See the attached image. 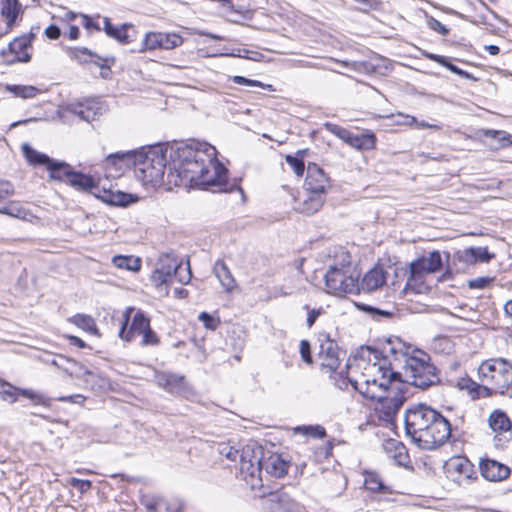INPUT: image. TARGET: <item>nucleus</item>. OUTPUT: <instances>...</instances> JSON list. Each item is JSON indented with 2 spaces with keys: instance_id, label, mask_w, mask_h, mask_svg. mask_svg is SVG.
Masks as SVG:
<instances>
[{
  "instance_id": "nucleus-62",
  "label": "nucleus",
  "mask_w": 512,
  "mask_h": 512,
  "mask_svg": "<svg viewBox=\"0 0 512 512\" xmlns=\"http://www.w3.org/2000/svg\"><path fill=\"white\" fill-rule=\"evenodd\" d=\"M103 23H104V31L105 33L111 37V38H116V35L118 34V31H119V27H116L114 26L110 19L108 17H105L103 19Z\"/></svg>"
},
{
  "instance_id": "nucleus-33",
  "label": "nucleus",
  "mask_w": 512,
  "mask_h": 512,
  "mask_svg": "<svg viewBox=\"0 0 512 512\" xmlns=\"http://www.w3.org/2000/svg\"><path fill=\"white\" fill-rule=\"evenodd\" d=\"M214 273L221 285L227 290L232 291L235 286V280L224 262H217L214 266Z\"/></svg>"
},
{
  "instance_id": "nucleus-56",
  "label": "nucleus",
  "mask_w": 512,
  "mask_h": 512,
  "mask_svg": "<svg viewBox=\"0 0 512 512\" xmlns=\"http://www.w3.org/2000/svg\"><path fill=\"white\" fill-rule=\"evenodd\" d=\"M132 29V26L129 24H123L119 27L118 34L116 35V40L122 44H128L131 42V36L128 33V30Z\"/></svg>"
},
{
  "instance_id": "nucleus-10",
  "label": "nucleus",
  "mask_w": 512,
  "mask_h": 512,
  "mask_svg": "<svg viewBox=\"0 0 512 512\" xmlns=\"http://www.w3.org/2000/svg\"><path fill=\"white\" fill-rule=\"evenodd\" d=\"M149 325L150 319L143 311L127 307L123 313L119 337L126 342H131L135 335H141Z\"/></svg>"
},
{
  "instance_id": "nucleus-50",
  "label": "nucleus",
  "mask_w": 512,
  "mask_h": 512,
  "mask_svg": "<svg viewBox=\"0 0 512 512\" xmlns=\"http://www.w3.org/2000/svg\"><path fill=\"white\" fill-rule=\"evenodd\" d=\"M171 278L172 277L170 275H166V273L163 272V270H160L157 267L151 275V280L155 286L167 284L171 280Z\"/></svg>"
},
{
  "instance_id": "nucleus-1",
  "label": "nucleus",
  "mask_w": 512,
  "mask_h": 512,
  "mask_svg": "<svg viewBox=\"0 0 512 512\" xmlns=\"http://www.w3.org/2000/svg\"><path fill=\"white\" fill-rule=\"evenodd\" d=\"M167 183L212 191H226L228 170L217 159V150L206 142L183 144L170 155Z\"/></svg>"
},
{
  "instance_id": "nucleus-52",
  "label": "nucleus",
  "mask_w": 512,
  "mask_h": 512,
  "mask_svg": "<svg viewBox=\"0 0 512 512\" xmlns=\"http://www.w3.org/2000/svg\"><path fill=\"white\" fill-rule=\"evenodd\" d=\"M299 350L302 360L307 364H312L313 359L311 355V347L309 341L301 340L299 344Z\"/></svg>"
},
{
  "instance_id": "nucleus-29",
  "label": "nucleus",
  "mask_w": 512,
  "mask_h": 512,
  "mask_svg": "<svg viewBox=\"0 0 512 512\" xmlns=\"http://www.w3.org/2000/svg\"><path fill=\"white\" fill-rule=\"evenodd\" d=\"M21 148L25 159L33 166H45L48 169L53 161L48 155L35 150L27 143L22 144Z\"/></svg>"
},
{
  "instance_id": "nucleus-5",
  "label": "nucleus",
  "mask_w": 512,
  "mask_h": 512,
  "mask_svg": "<svg viewBox=\"0 0 512 512\" xmlns=\"http://www.w3.org/2000/svg\"><path fill=\"white\" fill-rule=\"evenodd\" d=\"M166 164V151L161 147H149L147 150L135 151L134 172L144 185L163 184Z\"/></svg>"
},
{
  "instance_id": "nucleus-53",
  "label": "nucleus",
  "mask_w": 512,
  "mask_h": 512,
  "mask_svg": "<svg viewBox=\"0 0 512 512\" xmlns=\"http://www.w3.org/2000/svg\"><path fill=\"white\" fill-rule=\"evenodd\" d=\"M69 483L73 488L78 489L80 493H85L92 487V482L90 480H84L75 477L71 478Z\"/></svg>"
},
{
  "instance_id": "nucleus-9",
  "label": "nucleus",
  "mask_w": 512,
  "mask_h": 512,
  "mask_svg": "<svg viewBox=\"0 0 512 512\" xmlns=\"http://www.w3.org/2000/svg\"><path fill=\"white\" fill-rule=\"evenodd\" d=\"M325 287L328 293L342 295L359 292V273L350 263L340 267L330 266L324 275Z\"/></svg>"
},
{
  "instance_id": "nucleus-32",
  "label": "nucleus",
  "mask_w": 512,
  "mask_h": 512,
  "mask_svg": "<svg viewBox=\"0 0 512 512\" xmlns=\"http://www.w3.org/2000/svg\"><path fill=\"white\" fill-rule=\"evenodd\" d=\"M351 147L358 150H371L375 147L376 137L373 133L351 134L348 143Z\"/></svg>"
},
{
  "instance_id": "nucleus-45",
  "label": "nucleus",
  "mask_w": 512,
  "mask_h": 512,
  "mask_svg": "<svg viewBox=\"0 0 512 512\" xmlns=\"http://www.w3.org/2000/svg\"><path fill=\"white\" fill-rule=\"evenodd\" d=\"M365 486L368 490L373 491V492H380L385 489V486H384L380 476L373 472L366 474Z\"/></svg>"
},
{
  "instance_id": "nucleus-42",
  "label": "nucleus",
  "mask_w": 512,
  "mask_h": 512,
  "mask_svg": "<svg viewBox=\"0 0 512 512\" xmlns=\"http://www.w3.org/2000/svg\"><path fill=\"white\" fill-rule=\"evenodd\" d=\"M160 38H162L161 32L147 33L143 40V48L141 49V51L161 49Z\"/></svg>"
},
{
  "instance_id": "nucleus-34",
  "label": "nucleus",
  "mask_w": 512,
  "mask_h": 512,
  "mask_svg": "<svg viewBox=\"0 0 512 512\" xmlns=\"http://www.w3.org/2000/svg\"><path fill=\"white\" fill-rule=\"evenodd\" d=\"M182 263L179 262L171 254H162L159 258L157 268L163 270L166 275L173 277V274L178 273V269H181Z\"/></svg>"
},
{
  "instance_id": "nucleus-30",
  "label": "nucleus",
  "mask_w": 512,
  "mask_h": 512,
  "mask_svg": "<svg viewBox=\"0 0 512 512\" xmlns=\"http://www.w3.org/2000/svg\"><path fill=\"white\" fill-rule=\"evenodd\" d=\"M483 135L490 138L489 146L494 149H502L512 145V135L501 130L487 129Z\"/></svg>"
},
{
  "instance_id": "nucleus-49",
  "label": "nucleus",
  "mask_w": 512,
  "mask_h": 512,
  "mask_svg": "<svg viewBox=\"0 0 512 512\" xmlns=\"http://www.w3.org/2000/svg\"><path fill=\"white\" fill-rule=\"evenodd\" d=\"M141 345L142 346H156L159 344V338L156 333L151 329L147 328L142 334Z\"/></svg>"
},
{
  "instance_id": "nucleus-46",
  "label": "nucleus",
  "mask_w": 512,
  "mask_h": 512,
  "mask_svg": "<svg viewBox=\"0 0 512 512\" xmlns=\"http://www.w3.org/2000/svg\"><path fill=\"white\" fill-rule=\"evenodd\" d=\"M217 451L221 456H224L226 459L235 462L239 456V449L230 445V443H219L217 446Z\"/></svg>"
},
{
  "instance_id": "nucleus-58",
  "label": "nucleus",
  "mask_w": 512,
  "mask_h": 512,
  "mask_svg": "<svg viewBox=\"0 0 512 512\" xmlns=\"http://www.w3.org/2000/svg\"><path fill=\"white\" fill-rule=\"evenodd\" d=\"M304 309L308 311L306 324L308 328H311L316 322L317 318L324 313L323 308L310 309L308 305L304 306Z\"/></svg>"
},
{
  "instance_id": "nucleus-64",
  "label": "nucleus",
  "mask_w": 512,
  "mask_h": 512,
  "mask_svg": "<svg viewBox=\"0 0 512 512\" xmlns=\"http://www.w3.org/2000/svg\"><path fill=\"white\" fill-rule=\"evenodd\" d=\"M405 124L407 125H413L415 124L418 128H429L430 124L426 121L418 122L417 119L413 116L406 115L405 117Z\"/></svg>"
},
{
  "instance_id": "nucleus-37",
  "label": "nucleus",
  "mask_w": 512,
  "mask_h": 512,
  "mask_svg": "<svg viewBox=\"0 0 512 512\" xmlns=\"http://www.w3.org/2000/svg\"><path fill=\"white\" fill-rule=\"evenodd\" d=\"M112 263L120 268V269H126L128 271H139L141 268V261L139 258H135L133 256H124V255H118L114 256L112 259Z\"/></svg>"
},
{
  "instance_id": "nucleus-61",
  "label": "nucleus",
  "mask_w": 512,
  "mask_h": 512,
  "mask_svg": "<svg viewBox=\"0 0 512 512\" xmlns=\"http://www.w3.org/2000/svg\"><path fill=\"white\" fill-rule=\"evenodd\" d=\"M103 23H104V31L105 33L111 37V38H116V35L118 34V31H119V27H116L114 26L110 19L108 17H105L103 19Z\"/></svg>"
},
{
  "instance_id": "nucleus-7",
  "label": "nucleus",
  "mask_w": 512,
  "mask_h": 512,
  "mask_svg": "<svg viewBox=\"0 0 512 512\" xmlns=\"http://www.w3.org/2000/svg\"><path fill=\"white\" fill-rule=\"evenodd\" d=\"M478 379L500 391L501 395L512 392V364L504 358L483 361L477 370Z\"/></svg>"
},
{
  "instance_id": "nucleus-15",
  "label": "nucleus",
  "mask_w": 512,
  "mask_h": 512,
  "mask_svg": "<svg viewBox=\"0 0 512 512\" xmlns=\"http://www.w3.org/2000/svg\"><path fill=\"white\" fill-rule=\"evenodd\" d=\"M390 389L386 394H382L381 398H374L378 404L375 410L378 412L379 417L384 421H392L394 416L402 407L405 397L403 395L394 394L390 395Z\"/></svg>"
},
{
  "instance_id": "nucleus-41",
  "label": "nucleus",
  "mask_w": 512,
  "mask_h": 512,
  "mask_svg": "<svg viewBox=\"0 0 512 512\" xmlns=\"http://www.w3.org/2000/svg\"><path fill=\"white\" fill-rule=\"evenodd\" d=\"M230 80L235 83V84H238V85H244V86H249V87H260V88H263V89H267L269 91H275V89L273 88L272 85L270 84H264L258 80H253V79H248V78H245L243 76H232L230 78Z\"/></svg>"
},
{
  "instance_id": "nucleus-60",
  "label": "nucleus",
  "mask_w": 512,
  "mask_h": 512,
  "mask_svg": "<svg viewBox=\"0 0 512 512\" xmlns=\"http://www.w3.org/2000/svg\"><path fill=\"white\" fill-rule=\"evenodd\" d=\"M14 187L8 181H0V201L8 198L13 195Z\"/></svg>"
},
{
  "instance_id": "nucleus-13",
  "label": "nucleus",
  "mask_w": 512,
  "mask_h": 512,
  "mask_svg": "<svg viewBox=\"0 0 512 512\" xmlns=\"http://www.w3.org/2000/svg\"><path fill=\"white\" fill-rule=\"evenodd\" d=\"M443 260L438 250H433L427 255H423L409 265L411 278H416L424 274H432L441 269Z\"/></svg>"
},
{
  "instance_id": "nucleus-24",
  "label": "nucleus",
  "mask_w": 512,
  "mask_h": 512,
  "mask_svg": "<svg viewBox=\"0 0 512 512\" xmlns=\"http://www.w3.org/2000/svg\"><path fill=\"white\" fill-rule=\"evenodd\" d=\"M288 468L289 463L279 454H271L267 458H263L261 462V471L264 469L267 474L276 478L285 476Z\"/></svg>"
},
{
  "instance_id": "nucleus-19",
  "label": "nucleus",
  "mask_w": 512,
  "mask_h": 512,
  "mask_svg": "<svg viewBox=\"0 0 512 512\" xmlns=\"http://www.w3.org/2000/svg\"><path fill=\"white\" fill-rule=\"evenodd\" d=\"M33 38L34 35L32 33L15 38L9 44V52L14 55V58L9 62H29L31 59L29 50L31 49Z\"/></svg>"
},
{
  "instance_id": "nucleus-8",
  "label": "nucleus",
  "mask_w": 512,
  "mask_h": 512,
  "mask_svg": "<svg viewBox=\"0 0 512 512\" xmlns=\"http://www.w3.org/2000/svg\"><path fill=\"white\" fill-rule=\"evenodd\" d=\"M262 455L261 446H258L255 442L243 446L239 451L240 473L243 480L252 490L263 487L261 476Z\"/></svg>"
},
{
  "instance_id": "nucleus-20",
  "label": "nucleus",
  "mask_w": 512,
  "mask_h": 512,
  "mask_svg": "<svg viewBox=\"0 0 512 512\" xmlns=\"http://www.w3.org/2000/svg\"><path fill=\"white\" fill-rule=\"evenodd\" d=\"M479 468L482 476L489 481H501L510 475L508 466L492 459L482 460Z\"/></svg>"
},
{
  "instance_id": "nucleus-54",
  "label": "nucleus",
  "mask_w": 512,
  "mask_h": 512,
  "mask_svg": "<svg viewBox=\"0 0 512 512\" xmlns=\"http://www.w3.org/2000/svg\"><path fill=\"white\" fill-rule=\"evenodd\" d=\"M427 25L431 30L438 32L443 36H446L449 33V29L434 17L428 18Z\"/></svg>"
},
{
  "instance_id": "nucleus-3",
  "label": "nucleus",
  "mask_w": 512,
  "mask_h": 512,
  "mask_svg": "<svg viewBox=\"0 0 512 512\" xmlns=\"http://www.w3.org/2000/svg\"><path fill=\"white\" fill-rule=\"evenodd\" d=\"M404 423L406 434L424 450L443 445L452 432L450 422L426 404H416L407 409Z\"/></svg>"
},
{
  "instance_id": "nucleus-63",
  "label": "nucleus",
  "mask_w": 512,
  "mask_h": 512,
  "mask_svg": "<svg viewBox=\"0 0 512 512\" xmlns=\"http://www.w3.org/2000/svg\"><path fill=\"white\" fill-rule=\"evenodd\" d=\"M45 35L52 40H56L61 35V30L56 25H50L45 29Z\"/></svg>"
},
{
  "instance_id": "nucleus-47",
  "label": "nucleus",
  "mask_w": 512,
  "mask_h": 512,
  "mask_svg": "<svg viewBox=\"0 0 512 512\" xmlns=\"http://www.w3.org/2000/svg\"><path fill=\"white\" fill-rule=\"evenodd\" d=\"M161 49H173L182 44V38L177 34H166L162 33L160 38Z\"/></svg>"
},
{
  "instance_id": "nucleus-22",
  "label": "nucleus",
  "mask_w": 512,
  "mask_h": 512,
  "mask_svg": "<svg viewBox=\"0 0 512 512\" xmlns=\"http://www.w3.org/2000/svg\"><path fill=\"white\" fill-rule=\"evenodd\" d=\"M23 8L18 0H0V15L6 27L11 29L23 16Z\"/></svg>"
},
{
  "instance_id": "nucleus-59",
  "label": "nucleus",
  "mask_w": 512,
  "mask_h": 512,
  "mask_svg": "<svg viewBox=\"0 0 512 512\" xmlns=\"http://www.w3.org/2000/svg\"><path fill=\"white\" fill-rule=\"evenodd\" d=\"M70 55H71V57H73L79 61H83V62L87 61L85 58H83V56H89V57L94 56L92 51H90L86 47H75L71 50Z\"/></svg>"
},
{
  "instance_id": "nucleus-38",
  "label": "nucleus",
  "mask_w": 512,
  "mask_h": 512,
  "mask_svg": "<svg viewBox=\"0 0 512 512\" xmlns=\"http://www.w3.org/2000/svg\"><path fill=\"white\" fill-rule=\"evenodd\" d=\"M471 393H475V397L477 398H486L490 397L494 394H500V391H498L496 388H493L487 383L482 382H474L471 381L470 386L468 387Z\"/></svg>"
},
{
  "instance_id": "nucleus-36",
  "label": "nucleus",
  "mask_w": 512,
  "mask_h": 512,
  "mask_svg": "<svg viewBox=\"0 0 512 512\" xmlns=\"http://www.w3.org/2000/svg\"><path fill=\"white\" fill-rule=\"evenodd\" d=\"M68 321L90 334L96 335L98 333L95 321L89 315L76 314L70 317Z\"/></svg>"
},
{
  "instance_id": "nucleus-23",
  "label": "nucleus",
  "mask_w": 512,
  "mask_h": 512,
  "mask_svg": "<svg viewBox=\"0 0 512 512\" xmlns=\"http://www.w3.org/2000/svg\"><path fill=\"white\" fill-rule=\"evenodd\" d=\"M488 426L495 434V436H500L503 433H511L512 431V421L508 417L507 413L501 409L493 410L488 417Z\"/></svg>"
},
{
  "instance_id": "nucleus-55",
  "label": "nucleus",
  "mask_w": 512,
  "mask_h": 512,
  "mask_svg": "<svg viewBox=\"0 0 512 512\" xmlns=\"http://www.w3.org/2000/svg\"><path fill=\"white\" fill-rule=\"evenodd\" d=\"M198 319L203 323V325L210 330H215L219 324V321L216 320L213 316H211L207 312H202L198 316Z\"/></svg>"
},
{
  "instance_id": "nucleus-2",
  "label": "nucleus",
  "mask_w": 512,
  "mask_h": 512,
  "mask_svg": "<svg viewBox=\"0 0 512 512\" xmlns=\"http://www.w3.org/2000/svg\"><path fill=\"white\" fill-rule=\"evenodd\" d=\"M389 347L395 348L394 341L388 340L381 351L369 346L359 351L360 359L356 366L361 369V374L352 382V387L364 398H381L399 378L394 354L389 352Z\"/></svg>"
},
{
  "instance_id": "nucleus-14",
  "label": "nucleus",
  "mask_w": 512,
  "mask_h": 512,
  "mask_svg": "<svg viewBox=\"0 0 512 512\" xmlns=\"http://www.w3.org/2000/svg\"><path fill=\"white\" fill-rule=\"evenodd\" d=\"M319 342V358L321 360V366L329 372H334L340 365L339 347L328 334H320Z\"/></svg>"
},
{
  "instance_id": "nucleus-48",
  "label": "nucleus",
  "mask_w": 512,
  "mask_h": 512,
  "mask_svg": "<svg viewBox=\"0 0 512 512\" xmlns=\"http://www.w3.org/2000/svg\"><path fill=\"white\" fill-rule=\"evenodd\" d=\"M287 164L293 169L294 173L301 177L305 171V164L302 158L297 156L287 155L285 157Z\"/></svg>"
},
{
  "instance_id": "nucleus-44",
  "label": "nucleus",
  "mask_w": 512,
  "mask_h": 512,
  "mask_svg": "<svg viewBox=\"0 0 512 512\" xmlns=\"http://www.w3.org/2000/svg\"><path fill=\"white\" fill-rule=\"evenodd\" d=\"M323 126L328 132H330L333 135H335L336 137L340 138L345 143H348L350 136L352 134V132H350L348 129L341 127L337 124L331 123V122H326V123H324Z\"/></svg>"
},
{
  "instance_id": "nucleus-17",
  "label": "nucleus",
  "mask_w": 512,
  "mask_h": 512,
  "mask_svg": "<svg viewBox=\"0 0 512 512\" xmlns=\"http://www.w3.org/2000/svg\"><path fill=\"white\" fill-rule=\"evenodd\" d=\"M495 257L486 247H469L455 253L454 259L465 265H474L478 262L488 263Z\"/></svg>"
},
{
  "instance_id": "nucleus-11",
  "label": "nucleus",
  "mask_w": 512,
  "mask_h": 512,
  "mask_svg": "<svg viewBox=\"0 0 512 512\" xmlns=\"http://www.w3.org/2000/svg\"><path fill=\"white\" fill-rule=\"evenodd\" d=\"M267 512H306L303 505L293 500L284 490L271 492L264 499Z\"/></svg>"
},
{
  "instance_id": "nucleus-18",
  "label": "nucleus",
  "mask_w": 512,
  "mask_h": 512,
  "mask_svg": "<svg viewBox=\"0 0 512 512\" xmlns=\"http://www.w3.org/2000/svg\"><path fill=\"white\" fill-rule=\"evenodd\" d=\"M70 110L80 119L91 122L102 114L103 105L98 99L92 98L86 99L83 102L72 104Z\"/></svg>"
},
{
  "instance_id": "nucleus-35",
  "label": "nucleus",
  "mask_w": 512,
  "mask_h": 512,
  "mask_svg": "<svg viewBox=\"0 0 512 512\" xmlns=\"http://www.w3.org/2000/svg\"><path fill=\"white\" fill-rule=\"evenodd\" d=\"M65 373H67L71 377H76L79 379L84 378L86 375H90L91 371L85 367L83 364H80L68 357H66V361L63 362L62 369Z\"/></svg>"
},
{
  "instance_id": "nucleus-12",
  "label": "nucleus",
  "mask_w": 512,
  "mask_h": 512,
  "mask_svg": "<svg viewBox=\"0 0 512 512\" xmlns=\"http://www.w3.org/2000/svg\"><path fill=\"white\" fill-rule=\"evenodd\" d=\"M135 151L116 152L109 154L104 161L106 177L118 178L126 169L134 167Z\"/></svg>"
},
{
  "instance_id": "nucleus-40",
  "label": "nucleus",
  "mask_w": 512,
  "mask_h": 512,
  "mask_svg": "<svg viewBox=\"0 0 512 512\" xmlns=\"http://www.w3.org/2000/svg\"><path fill=\"white\" fill-rule=\"evenodd\" d=\"M362 310L370 314L372 318L377 321H381L383 319L390 320L397 316L393 310L380 309L370 305H363Z\"/></svg>"
},
{
  "instance_id": "nucleus-28",
  "label": "nucleus",
  "mask_w": 512,
  "mask_h": 512,
  "mask_svg": "<svg viewBox=\"0 0 512 512\" xmlns=\"http://www.w3.org/2000/svg\"><path fill=\"white\" fill-rule=\"evenodd\" d=\"M47 170L49 172L50 179L67 182L68 184L72 177L71 175L74 173L73 168L68 163L54 159Z\"/></svg>"
},
{
  "instance_id": "nucleus-39",
  "label": "nucleus",
  "mask_w": 512,
  "mask_h": 512,
  "mask_svg": "<svg viewBox=\"0 0 512 512\" xmlns=\"http://www.w3.org/2000/svg\"><path fill=\"white\" fill-rule=\"evenodd\" d=\"M7 90L23 99L33 98L39 92L38 88L31 85H8Z\"/></svg>"
},
{
  "instance_id": "nucleus-16",
  "label": "nucleus",
  "mask_w": 512,
  "mask_h": 512,
  "mask_svg": "<svg viewBox=\"0 0 512 512\" xmlns=\"http://www.w3.org/2000/svg\"><path fill=\"white\" fill-rule=\"evenodd\" d=\"M304 186L308 192L324 195L329 187V178L317 164L310 163Z\"/></svg>"
},
{
  "instance_id": "nucleus-43",
  "label": "nucleus",
  "mask_w": 512,
  "mask_h": 512,
  "mask_svg": "<svg viewBox=\"0 0 512 512\" xmlns=\"http://www.w3.org/2000/svg\"><path fill=\"white\" fill-rule=\"evenodd\" d=\"M296 432H301L306 436H310L313 438H324L326 436V430L321 425H308V426H299L295 429Z\"/></svg>"
},
{
  "instance_id": "nucleus-27",
  "label": "nucleus",
  "mask_w": 512,
  "mask_h": 512,
  "mask_svg": "<svg viewBox=\"0 0 512 512\" xmlns=\"http://www.w3.org/2000/svg\"><path fill=\"white\" fill-rule=\"evenodd\" d=\"M446 469L448 473L455 472L458 474L457 481H460L461 477L469 479L473 472V464L462 456H455L450 458L446 462Z\"/></svg>"
},
{
  "instance_id": "nucleus-26",
  "label": "nucleus",
  "mask_w": 512,
  "mask_h": 512,
  "mask_svg": "<svg viewBox=\"0 0 512 512\" xmlns=\"http://www.w3.org/2000/svg\"><path fill=\"white\" fill-rule=\"evenodd\" d=\"M386 282L385 272L381 267H374L368 271L359 282V291L372 292L383 286Z\"/></svg>"
},
{
  "instance_id": "nucleus-6",
  "label": "nucleus",
  "mask_w": 512,
  "mask_h": 512,
  "mask_svg": "<svg viewBox=\"0 0 512 512\" xmlns=\"http://www.w3.org/2000/svg\"><path fill=\"white\" fill-rule=\"evenodd\" d=\"M71 176L70 186L79 191L91 192L96 198L109 205L126 207L138 200L136 196L114 189L112 186L108 188L105 185L99 186L90 175L74 171Z\"/></svg>"
},
{
  "instance_id": "nucleus-4",
  "label": "nucleus",
  "mask_w": 512,
  "mask_h": 512,
  "mask_svg": "<svg viewBox=\"0 0 512 512\" xmlns=\"http://www.w3.org/2000/svg\"><path fill=\"white\" fill-rule=\"evenodd\" d=\"M389 352L394 354L396 370H399L397 382H406L422 390L440 382L437 368L431 363L430 356L422 350L409 352V347L399 340L394 341Z\"/></svg>"
},
{
  "instance_id": "nucleus-21",
  "label": "nucleus",
  "mask_w": 512,
  "mask_h": 512,
  "mask_svg": "<svg viewBox=\"0 0 512 512\" xmlns=\"http://www.w3.org/2000/svg\"><path fill=\"white\" fill-rule=\"evenodd\" d=\"M157 384L171 394H182L186 390L185 378L176 373L162 372L156 375Z\"/></svg>"
},
{
  "instance_id": "nucleus-57",
  "label": "nucleus",
  "mask_w": 512,
  "mask_h": 512,
  "mask_svg": "<svg viewBox=\"0 0 512 512\" xmlns=\"http://www.w3.org/2000/svg\"><path fill=\"white\" fill-rule=\"evenodd\" d=\"M492 281H493V278H491V277H478V278L469 280L468 287L471 289H483V288L487 287Z\"/></svg>"
},
{
  "instance_id": "nucleus-31",
  "label": "nucleus",
  "mask_w": 512,
  "mask_h": 512,
  "mask_svg": "<svg viewBox=\"0 0 512 512\" xmlns=\"http://www.w3.org/2000/svg\"><path fill=\"white\" fill-rule=\"evenodd\" d=\"M325 201L324 195L308 192L307 197L296 208L301 213L311 215L321 209Z\"/></svg>"
},
{
  "instance_id": "nucleus-25",
  "label": "nucleus",
  "mask_w": 512,
  "mask_h": 512,
  "mask_svg": "<svg viewBox=\"0 0 512 512\" xmlns=\"http://www.w3.org/2000/svg\"><path fill=\"white\" fill-rule=\"evenodd\" d=\"M387 457L393 460L398 466H406L409 462L407 448L403 443L395 439H389L383 444Z\"/></svg>"
},
{
  "instance_id": "nucleus-51",
  "label": "nucleus",
  "mask_w": 512,
  "mask_h": 512,
  "mask_svg": "<svg viewBox=\"0 0 512 512\" xmlns=\"http://www.w3.org/2000/svg\"><path fill=\"white\" fill-rule=\"evenodd\" d=\"M173 277H176L178 282L183 284V285H186L190 282L191 280V277H192V273H191V268H190V262L189 260H187L186 262V267L184 270L181 269H178V273L177 274H173Z\"/></svg>"
}]
</instances>
